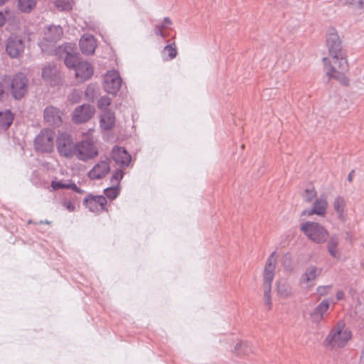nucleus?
<instances>
[{
    "instance_id": "a18cd8bd",
    "label": "nucleus",
    "mask_w": 364,
    "mask_h": 364,
    "mask_svg": "<svg viewBox=\"0 0 364 364\" xmlns=\"http://www.w3.org/2000/svg\"><path fill=\"white\" fill-rule=\"evenodd\" d=\"M330 289L331 288L328 286L320 287V296L327 294Z\"/></svg>"
},
{
    "instance_id": "49530a36",
    "label": "nucleus",
    "mask_w": 364,
    "mask_h": 364,
    "mask_svg": "<svg viewBox=\"0 0 364 364\" xmlns=\"http://www.w3.org/2000/svg\"><path fill=\"white\" fill-rule=\"evenodd\" d=\"M5 21L6 19L4 14L1 12H0V26H2L4 24Z\"/></svg>"
},
{
    "instance_id": "6ab92c4d",
    "label": "nucleus",
    "mask_w": 364,
    "mask_h": 364,
    "mask_svg": "<svg viewBox=\"0 0 364 364\" xmlns=\"http://www.w3.org/2000/svg\"><path fill=\"white\" fill-rule=\"evenodd\" d=\"M304 235L311 240L318 242V223L307 221L304 223L300 228Z\"/></svg>"
},
{
    "instance_id": "f03ea898",
    "label": "nucleus",
    "mask_w": 364,
    "mask_h": 364,
    "mask_svg": "<svg viewBox=\"0 0 364 364\" xmlns=\"http://www.w3.org/2000/svg\"><path fill=\"white\" fill-rule=\"evenodd\" d=\"M352 337L350 330L343 321H339L326 338L324 343L331 346L343 347Z\"/></svg>"
},
{
    "instance_id": "2f4dec72",
    "label": "nucleus",
    "mask_w": 364,
    "mask_h": 364,
    "mask_svg": "<svg viewBox=\"0 0 364 364\" xmlns=\"http://www.w3.org/2000/svg\"><path fill=\"white\" fill-rule=\"evenodd\" d=\"M35 6V0H18V7L23 12H30Z\"/></svg>"
},
{
    "instance_id": "603ef678",
    "label": "nucleus",
    "mask_w": 364,
    "mask_h": 364,
    "mask_svg": "<svg viewBox=\"0 0 364 364\" xmlns=\"http://www.w3.org/2000/svg\"><path fill=\"white\" fill-rule=\"evenodd\" d=\"M319 234H320V239H321V237H324V233H323V231H321V230H320Z\"/></svg>"
},
{
    "instance_id": "4be33fe9",
    "label": "nucleus",
    "mask_w": 364,
    "mask_h": 364,
    "mask_svg": "<svg viewBox=\"0 0 364 364\" xmlns=\"http://www.w3.org/2000/svg\"><path fill=\"white\" fill-rule=\"evenodd\" d=\"M42 77L51 85H55L59 80L58 68L55 65H51L45 66L42 70Z\"/></svg>"
},
{
    "instance_id": "a878e982",
    "label": "nucleus",
    "mask_w": 364,
    "mask_h": 364,
    "mask_svg": "<svg viewBox=\"0 0 364 364\" xmlns=\"http://www.w3.org/2000/svg\"><path fill=\"white\" fill-rule=\"evenodd\" d=\"M235 350L237 355H249L250 353H253L252 346L247 341H242L237 343Z\"/></svg>"
},
{
    "instance_id": "09e8293b",
    "label": "nucleus",
    "mask_w": 364,
    "mask_h": 364,
    "mask_svg": "<svg viewBox=\"0 0 364 364\" xmlns=\"http://www.w3.org/2000/svg\"><path fill=\"white\" fill-rule=\"evenodd\" d=\"M336 296H337V299L338 300L342 299L343 298V296H344V294L341 291H338L337 294H336Z\"/></svg>"
},
{
    "instance_id": "4c0bfd02",
    "label": "nucleus",
    "mask_w": 364,
    "mask_h": 364,
    "mask_svg": "<svg viewBox=\"0 0 364 364\" xmlns=\"http://www.w3.org/2000/svg\"><path fill=\"white\" fill-rule=\"evenodd\" d=\"M264 305L268 309L272 308L271 291L272 289L263 288Z\"/></svg>"
},
{
    "instance_id": "c85d7f7f",
    "label": "nucleus",
    "mask_w": 364,
    "mask_h": 364,
    "mask_svg": "<svg viewBox=\"0 0 364 364\" xmlns=\"http://www.w3.org/2000/svg\"><path fill=\"white\" fill-rule=\"evenodd\" d=\"M333 208L340 218L343 217L346 211V200L342 197H337L333 202Z\"/></svg>"
},
{
    "instance_id": "f704fd0d",
    "label": "nucleus",
    "mask_w": 364,
    "mask_h": 364,
    "mask_svg": "<svg viewBox=\"0 0 364 364\" xmlns=\"http://www.w3.org/2000/svg\"><path fill=\"white\" fill-rule=\"evenodd\" d=\"M309 319L316 327L318 325V305H316L312 310L308 309Z\"/></svg>"
},
{
    "instance_id": "9d476101",
    "label": "nucleus",
    "mask_w": 364,
    "mask_h": 364,
    "mask_svg": "<svg viewBox=\"0 0 364 364\" xmlns=\"http://www.w3.org/2000/svg\"><path fill=\"white\" fill-rule=\"evenodd\" d=\"M10 90L16 100L21 99L27 92L28 81L21 73L16 75L11 80H9Z\"/></svg>"
},
{
    "instance_id": "864d4df0",
    "label": "nucleus",
    "mask_w": 364,
    "mask_h": 364,
    "mask_svg": "<svg viewBox=\"0 0 364 364\" xmlns=\"http://www.w3.org/2000/svg\"><path fill=\"white\" fill-rule=\"evenodd\" d=\"M7 0H0V6L3 5Z\"/></svg>"
},
{
    "instance_id": "c9c22d12",
    "label": "nucleus",
    "mask_w": 364,
    "mask_h": 364,
    "mask_svg": "<svg viewBox=\"0 0 364 364\" xmlns=\"http://www.w3.org/2000/svg\"><path fill=\"white\" fill-rule=\"evenodd\" d=\"M9 77H5L0 82V100L4 97L9 90Z\"/></svg>"
},
{
    "instance_id": "72a5a7b5",
    "label": "nucleus",
    "mask_w": 364,
    "mask_h": 364,
    "mask_svg": "<svg viewBox=\"0 0 364 364\" xmlns=\"http://www.w3.org/2000/svg\"><path fill=\"white\" fill-rule=\"evenodd\" d=\"M111 102L112 100L110 97L107 96H102L98 100L97 107L103 112L109 111L107 107L110 105Z\"/></svg>"
},
{
    "instance_id": "39448f33",
    "label": "nucleus",
    "mask_w": 364,
    "mask_h": 364,
    "mask_svg": "<svg viewBox=\"0 0 364 364\" xmlns=\"http://www.w3.org/2000/svg\"><path fill=\"white\" fill-rule=\"evenodd\" d=\"M75 152V157L85 161L96 157L98 155V149L95 144L93 139L88 136L85 139L76 143Z\"/></svg>"
},
{
    "instance_id": "c03bdc74",
    "label": "nucleus",
    "mask_w": 364,
    "mask_h": 364,
    "mask_svg": "<svg viewBox=\"0 0 364 364\" xmlns=\"http://www.w3.org/2000/svg\"><path fill=\"white\" fill-rule=\"evenodd\" d=\"M328 207V203L325 200H320V215H324Z\"/></svg>"
},
{
    "instance_id": "ddd939ff",
    "label": "nucleus",
    "mask_w": 364,
    "mask_h": 364,
    "mask_svg": "<svg viewBox=\"0 0 364 364\" xmlns=\"http://www.w3.org/2000/svg\"><path fill=\"white\" fill-rule=\"evenodd\" d=\"M95 108L90 105H82L75 108L72 119L76 124L84 123L92 117Z\"/></svg>"
},
{
    "instance_id": "c756f323",
    "label": "nucleus",
    "mask_w": 364,
    "mask_h": 364,
    "mask_svg": "<svg viewBox=\"0 0 364 364\" xmlns=\"http://www.w3.org/2000/svg\"><path fill=\"white\" fill-rule=\"evenodd\" d=\"M338 243L337 238H331L328 242V250L333 257L340 259L341 253L337 248Z\"/></svg>"
},
{
    "instance_id": "9b49d317",
    "label": "nucleus",
    "mask_w": 364,
    "mask_h": 364,
    "mask_svg": "<svg viewBox=\"0 0 364 364\" xmlns=\"http://www.w3.org/2000/svg\"><path fill=\"white\" fill-rule=\"evenodd\" d=\"M24 43L21 37L11 35L7 40L6 50L11 58H19L24 51Z\"/></svg>"
},
{
    "instance_id": "f8f14e48",
    "label": "nucleus",
    "mask_w": 364,
    "mask_h": 364,
    "mask_svg": "<svg viewBox=\"0 0 364 364\" xmlns=\"http://www.w3.org/2000/svg\"><path fill=\"white\" fill-rule=\"evenodd\" d=\"M317 192L315 186L311 183L307 184L303 193L304 199L307 202H313L314 206L309 210H305L302 212V215H318V199L316 198Z\"/></svg>"
},
{
    "instance_id": "13d9d810",
    "label": "nucleus",
    "mask_w": 364,
    "mask_h": 364,
    "mask_svg": "<svg viewBox=\"0 0 364 364\" xmlns=\"http://www.w3.org/2000/svg\"><path fill=\"white\" fill-rule=\"evenodd\" d=\"M93 132V130H92V129H89V133H90V132Z\"/></svg>"
},
{
    "instance_id": "20e7f679",
    "label": "nucleus",
    "mask_w": 364,
    "mask_h": 364,
    "mask_svg": "<svg viewBox=\"0 0 364 364\" xmlns=\"http://www.w3.org/2000/svg\"><path fill=\"white\" fill-rule=\"evenodd\" d=\"M56 148L59 155L64 158L70 159L76 155V143L68 133L62 132L58 135Z\"/></svg>"
},
{
    "instance_id": "ea45409f",
    "label": "nucleus",
    "mask_w": 364,
    "mask_h": 364,
    "mask_svg": "<svg viewBox=\"0 0 364 364\" xmlns=\"http://www.w3.org/2000/svg\"><path fill=\"white\" fill-rule=\"evenodd\" d=\"M123 177V172L121 170H117L112 176L111 181L113 184L119 183Z\"/></svg>"
},
{
    "instance_id": "4d7b16f0",
    "label": "nucleus",
    "mask_w": 364,
    "mask_h": 364,
    "mask_svg": "<svg viewBox=\"0 0 364 364\" xmlns=\"http://www.w3.org/2000/svg\"><path fill=\"white\" fill-rule=\"evenodd\" d=\"M45 223H46V224H49V223H50V222H48V220H46V221L45 222Z\"/></svg>"
},
{
    "instance_id": "a19ab883",
    "label": "nucleus",
    "mask_w": 364,
    "mask_h": 364,
    "mask_svg": "<svg viewBox=\"0 0 364 364\" xmlns=\"http://www.w3.org/2000/svg\"><path fill=\"white\" fill-rule=\"evenodd\" d=\"M80 94L78 91L74 90L70 93V95L68 97V99L70 101H71L73 103H77L80 100Z\"/></svg>"
},
{
    "instance_id": "bb28decb",
    "label": "nucleus",
    "mask_w": 364,
    "mask_h": 364,
    "mask_svg": "<svg viewBox=\"0 0 364 364\" xmlns=\"http://www.w3.org/2000/svg\"><path fill=\"white\" fill-rule=\"evenodd\" d=\"M51 186L54 190L67 188L71 189L77 193L82 192L81 190L74 183H66L62 181H53Z\"/></svg>"
},
{
    "instance_id": "cd10ccee",
    "label": "nucleus",
    "mask_w": 364,
    "mask_h": 364,
    "mask_svg": "<svg viewBox=\"0 0 364 364\" xmlns=\"http://www.w3.org/2000/svg\"><path fill=\"white\" fill-rule=\"evenodd\" d=\"M277 294L280 297L287 298L291 294V289L287 282L279 280L277 288Z\"/></svg>"
},
{
    "instance_id": "3c124183",
    "label": "nucleus",
    "mask_w": 364,
    "mask_h": 364,
    "mask_svg": "<svg viewBox=\"0 0 364 364\" xmlns=\"http://www.w3.org/2000/svg\"><path fill=\"white\" fill-rule=\"evenodd\" d=\"M287 259H286L284 261V267L285 269H287V265H288V263H287Z\"/></svg>"
},
{
    "instance_id": "8fccbe9b",
    "label": "nucleus",
    "mask_w": 364,
    "mask_h": 364,
    "mask_svg": "<svg viewBox=\"0 0 364 364\" xmlns=\"http://www.w3.org/2000/svg\"><path fill=\"white\" fill-rule=\"evenodd\" d=\"M287 259H286L284 261V267L285 269H287V265H288V263H287Z\"/></svg>"
},
{
    "instance_id": "b1692460",
    "label": "nucleus",
    "mask_w": 364,
    "mask_h": 364,
    "mask_svg": "<svg viewBox=\"0 0 364 364\" xmlns=\"http://www.w3.org/2000/svg\"><path fill=\"white\" fill-rule=\"evenodd\" d=\"M14 115L9 109L0 112V128L6 130L12 124Z\"/></svg>"
},
{
    "instance_id": "473e14b6",
    "label": "nucleus",
    "mask_w": 364,
    "mask_h": 364,
    "mask_svg": "<svg viewBox=\"0 0 364 364\" xmlns=\"http://www.w3.org/2000/svg\"><path fill=\"white\" fill-rule=\"evenodd\" d=\"M73 0H55V4L56 7L62 11L71 10L73 6Z\"/></svg>"
},
{
    "instance_id": "aec40b11",
    "label": "nucleus",
    "mask_w": 364,
    "mask_h": 364,
    "mask_svg": "<svg viewBox=\"0 0 364 364\" xmlns=\"http://www.w3.org/2000/svg\"><path fill=\"white\" fill-rule=\"evenodd\" d=\"M317 267L311 266L308 267L301 277V284L305 289H310L316 284Z\"/></svg>"
},
{
    "instance_id": "dca6fc26",
    "label": "nucleus",
    "mask_w": 364,
    "mask_h": 364,
    "mask_svg": "<svg viewBox=\"0 0 364 364\" xmlns=\"http://www.w3.org/2000/svg\"><path fill=\"white\" fill-rule=\"evenodd\" d=\"M75 70V78L79 81H85L93 75V67L87 61L78 62Z\"/></svg>"
},
{
    "instance_id": "f257e3e1",
    "label": "nucleus",
    "mask_w": 364,
    "mask_h": 364,
    "mask_svg": "<svg viewBox=\"0 0 364 364\" xmlns=\"http://www.w3.org/2000/svg\"><path fill=\"white\" fill-rule=\"evenodd\" d=\"M326 42L331 60L328 62L326 58H323L324 70L329 77L339 79L348 69L346 55L342 50L341 42L337 33H330Z\"/></svg>"
},
{
    "instance_id": "7ed1b4c3",
    "label": "nucleus",
    "mask_w": 364,
    "mask_h": 364,
    "mask_svg": "<svg viewBox=\"0 0 364 364\" xmlns=\"http://www.w3.org/2000/svg\"><path fill=\"white\" fill-rule=\"evenodd\" d=\"M63 36V29L58 26H50L45 29L44 36L39 42L38 45L42 52L52 53L54 50V44Z\"/></svg>"
},
{
    "instance_id": "f3484780",
    "label": "nucleus",
    "mask_w": 364,
    "mask_h": 364,
    "mask_svg": "<svg viewBox=\"0 0 364 364\" xmlns=\"http://www.w3.org/2000/svg\"><path fill=\"white\" fill-rule=\"evenodd\" d=\"M62 112L58 107L48 106L45 108L43 117L45 121L50 125L58 127L62 123Z\"/></svg>"
},
{
    "instance_id": "1a4fd4ad",
    "label": "nucleus",
    "mask_w": 364,
    "mask_h": 364,
    "mask_svg": "<svg viewBox=\"0 0 364 364\" xmlns=\"http://www.w3.org/2000/svg\"><path fill=\"white\" fill-rule=\"evenodd\" d=\"M278 255L273 252L267 258L263 272V288L272 289Z\"/></svg>"
},
{
    "instance_id": "a211bd4d",
    "label": "nucleus",
    "mask_w": 364,
    "mask_h": 364,
    "mask_svg": "<svg viewBox=\"0 0 364 364\" xmlns=\"http://www.w3.org/2000/svg\"><path fill=\"white\" fill-rule=\"evenodd\" d=\"M112 157L114 162L121 167H125L129 165L131 161V156L124 148L114 146L112 149Z\"/></svg>"
},
{
    "instance_id": "37998d69",
    "label": "nucleus",
    "mask_w": 364,
    "mask_h": 364,
    "mask_svg": "<svg viewBox=\"0 0 364 364\" xmlns=\"http://www.w3.org/2000/svg\"><path fill=\"white\" fill-rule=\"evenodd\" d=\"M355 314L360 318H364V306L358 304L355 308Z\"/></svg>"
},
{
    "instance_id": "0eeeda50",
    "label": "nucleus",
    "mask_w": 364,
    "mask_h": 364,
    "mask_svg": "<svg viewBox=\"0 0 364 364\" xmlns=\"http://www.w3.org/2000/svg\"><path fill=\"white\" fill-rule=\"evenodd\" d=\"M55 134L50 129H44L36 136L34 140V147L42 153H51L54 149Z\"/></svg>"
},
{
    "instance_id": "2eb2a0df",
    "label": "nucleus",
    "mask_w": 364,
    "mask_h": 364,
    "mask_svg": "<svg viewBox=\"0 0 364 364\" xmlns=\"http://www.w3.org/2000/svg\"><path fill=\"white\" fill-rule=\"evenodd\" d=\"M107 203L106 198L103 196H87L84 201L85 206L93 213H98L105 209Z\"/></svg>"
},
{
    "instance_id": "79ce46f5",
    "label": "nucleus",
    "mask_w": 364,
    "mask_h": 364,
    "mask_svg": "<svg viewBox=\"0 0 364 364\" xmlns=\"http://www.w3.org/2000/svg\"><path fill=\"white\" fill-rule=\"evenodd\" d=\"M62 205L70 212H73L75 209V205L70 200H64Z\"/></svg>"
},
{
    "instance_id": "5fc2aeb1",
    "label": "nucleus",
    "mask_w": 364,
    "mask_h": 364,
    "mask_svg": "<svg viewBox=\"0 0 364 364\" xmlns=\"http://www.w3.org/2000/svg\"><path fill=\"white\" fill-rule=\"evenodd\" d=\"M1 44H2V38H1V35L0 34V47L1 46Z\"/></svg>"
},
{
    "instance_id": "7c9ffc66",
    "label": "nucleus",
    "mask_w": 364,
    "mask_h": 364,
    "mask_svg": "<svg viewBox=\"0 0 364 364\" xmlns=\"http://www.w3.org/2000/svg\"><path fill=\"white\" fill-rule=\"evenodd\" d=\"M164 58L166 60H171L174 58L177 55V50L175 43L167 45L165 46L163 50Z\"/></svg>"
},
{
    "instance_id": "393cba45",
    "label": "nucleus",
    "mask_w": 364,
    "mask_h": 364,
    "mask_svg": "<svg viewBox=\"0 0 364 364\" xmlns=\"http://www.w3.org/2000/svg\"><path fill=\"white\" fill-rule=\"evenodd\" d=\"M172 21L168 17H165L162 23L156 24L154 27V33L162 38L167 36L166 30L170 28Z\"/></svg>"
},
{
    "instance_id": "412c9836",
    "label": "nucleus",
    "mask_w": 364,
    "mask_h": 364,
    "mask_svg": "<svg viewBox=\"0 0 364 364\" xmlns=\"http://www.w3.org/2000/svg\"><path fill=\"white\" fill-rule=\"evenodd\" d=\"M97 44L94 37L90 34H85L80 41L81 51L85 55H91L95 52Z\"/></svg>"
},
{
    "instance_id": "58836bf2",
    "label": "nucleus",
    "mask_w": 364,
    "mask_h": 364,
    "mask_svg": "<svg viewBox=\"0 0 364 364\" xmlns=\"http://www.w3.org/2000/svg\"><path fill=\"white\" fill-rule=\"evenodd\" d=\"M331 304V301H330L328 299L322 301V302L320 304V317L323 314L327 311L330 307Z\"/></svg>"
},
{
    "instance_id": "6e6d98bb",
    "label": "nucleus",
    "mask_w": 364,
    "mask_h": 364,
    "mask_svg": "<svg viewBox=\"0 0 364 364\" xmlns=\"http://www.w3.org/2000/svg\"><path fill=\"white\" fill-rule=\"evenodd\" d=\"M360 4L364 5V0H360Z\"/></svg>"
},
{
    "instance_id": "4468645a",
    "label": "nucleus",
    "mask_w": 364,
    "mask_h": 364,
    "mask_svg": "<svg viewBox=\"0 0 364 364\" xmlns=\"http://www.w3.org/2000/svg\"><path fill=\"white\" fill-rule=\"evenodd\" d=\"M109 171V160L106 159L96 164L88 172L87 176L92 180H98L105 177Z\"/></svg>"
},
{
    "instance_id": "e433bc0d",
    "label": "nucleus",
    "mask_w": 364,
    "mask_h": 364,
    "mask_svg": "<svg viewBox=\"0 0 364 364\" xmlns=\"http://www.w3.org/2000/svg\"><path fill=\"white\" fill-rule=\"evenodd\" d=\"M119 191L117 187H109L105 190V194L109 199H114L119 195Z\"/></svg>"
},
{
    "instance_id": "6e6552de",
    "label": "nucleus",
    "mask_w": 364,
    "mask_h": 364,
    "mask_svg": "<svg viewBox=\"0 0 364 364\" xmlns=\"http://www.w3.org/2000/svg\"><path fill=\"white\" fill-rule=\"evenodd\" d=\"M122 82L119 72L111 70L105 75L102 85L105 92L110 95H116L121 87Z\"/></svg>"
},
{
    "instance_id": "5701e85b",
    "label": "nucleus",
    "mask_w": 364,
    "mask_h": 364,
    "mask_svg": "<svg viewBox=\"0 0 364 364\" xmlns=\"http://www.w3.org/2000/svg\"><path fill=\"white\" fill-rule=\"evenodd\" d=\"M114 122L115 117L113 112L111 111L103 112L100 121L101 129L105 131L111 130L114 125Z\"/></svg>"
},
{
    "instance_id": "423d86ee",
    "label": "nucleus",
    "mask_w": 364,
    "mask_h": 364,
    "mask_svg": "<svg viewBox=\"0 0 364 364\" xmlns=\"http://www.w3.org/2000/svg\"><path fill=\"white\" fill-rule=\"evenodd\" d=\"M53 52L58 58L64 59L65 65L70 69H75L77 63L80 62L75 44L65 43L55 48Z\"/></svg>"
},
{
    "instance_id": "de8ad7c7",
    "label": "nucleus",
    "mask_w": 364,
    "mask_h": 364,
    "mask_svg": "<svg viewBox=\"0 0 364 364\" xmlns=\"http://www.w3.org/2000/svg\"><path fill=\"white\" fill-rule=\"evenodd\" d=\"M354 173H355V171L353 170L350 172V173L348 174V180L349 181V182H351L353 181V178L354 177Z\"/></svg>"
}]
</instances>
